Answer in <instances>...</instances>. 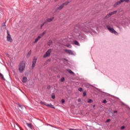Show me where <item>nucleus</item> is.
<instances>
[{
    "instance_id": "obj_1",
    "label": "nucleus",
    "mask_w": 130,
    "mask_h": 130,
    "mask_svg": "<svg viewBox=\"0 0 130 130\" xmlns=\"http://www.w3.org/2000/svg\"><path fill=\"white\" fill-rule=\"evenodd\" d=\"M92 28H95V26L92 22H85L77 25L75 27V31L78 32L76 35L77 39L80 41L86 40V36L83 34V32L87 34L90 29L93 30Z\"/></svg>"
},
{
    "instance_id": "obj_2",
    "label": "nucleus",
    "mask_w": 130,
    "mask_h": 130,
    "mask_svg": "<svg viewBox=\"0 0 130 130\" xmlns=\"http://www.w3.org/2000/svg\"><path fill=\"white\" fill-rule=\"evenodd\" d=\"M26 67V64L24 62H21L19 65L18 70L20 73H23L24 71H25V68Z\"/></svg>"
},
{
    "instance_id": "obj_3",
    "label": "nucleus",
    "mask_w": 130,
    "mask_h": 130,
    "mask_svg": "<svg viewBox=\"0 0 130 130\" xmlns=\"http://www.w3.org/2000/svg\"><path fill=\"white\" fill-rule=\"evenodd\" d=\"M106 27L108 30H109V32H110V33H112V34H114L115 35H118V33L115 31L114 28L110 27V26H109V25H106Z\"/></svg>"
},
{
    "instance_id": "obj_4",
    "label": "nucleus",
    "mask_w": 130,
    "mask_h": 130,
    "mask_svg": "<svg viewBox=\"0 0 130 130\" xmlns=\"http://www.w3.org/2000/svg\"><path fill=\"white\" fill-rule=\"evenodd\" d=\"M46 33V30H45L42 34H40L33 42V43H37L38 41L40 40V38L42 37Z\"/></svg>"
},
{
    "instance_id": "obj_5",
    "label": "nucleus",
    "mask_w": 130,
    "mask_h": 130,
    "mask_svg": "<svg viewBox=\"0 0 130 130\" xmlns=\"http://www.w3.org/2000/svg\"><path fill=\"white\" fill-rule=\"evenodd\" d=\"M54 19V17H52L51 18H47L46 19V21H45V22L43 23V24H42L41 25V28L42 29V27H43V26H44V24L46 23H47V22H51V21H53V20Z\"/></svg>"
},
{
    "instance_id": "obj_6",
    "label": "nucleus",
    "mask_w": 130,
    "mask_h": 130,
    "mask_svg": "<svg viewBox=\"0 0 130 130\" xmlns=\"http://www.w3.org/2000/svg\"><path fill=\"white\" fill-rule=\"evenodd\" d=\"M51 49H49L46 53L44 54L43 57L44 58H46V57H48L49 56H50V54L51 53Z\"/></svg>"
},
{
    "instance_id": "obj_7",
    "label": "nucleus",
    "mask_w": 130,
    "mask_h": 130,
    "mask_svg": "<svg viewBox=\"0 0 130 130\" xmlns=\"http://www.w3.org/2000/svg\"><path fill=\"white\" fill-rule=\"evenodd\" d=\"M7 41L9 42H13V39H12V37H11V35L10 34V32L9 30L7 31Z\"/></svg>"
},
{
    "instance_id": "obj_8",
    "label": "nucleus",
    "mask_w": 130,
    "mask_h": 130,
    "mask_svg": "<svg viewBox=\"0 0 130 130\" xmlns=\"http://www.w3.org/2000/svg\"><path fill=\"white\" fill-rule=\"evenodd\" d=\"M123 2H125V3H129L130 0H120V1L116 3L114 6V7H117V6L119 5V4H121V3H123Z\"/></svg>"
},
{
    "instance_id": "obj_9",
    "label": "nucleus",
    "mask_w": 130,
    "mask_h": 130,
    "mask_svg": "<svg viewBox=\"0 0 130 130\" xmlns=\"http://www.w3.org/2000/svg\"><path fill=\"white\" fill-rule=\"evenodd\" d=\"M64 51H66V53L68 54H69V55H75L76 54V53L75 52L71 50H67L65 49Z\"/></svg>"
},
{
    "instance_id": "obj_10",
    "label": "nucleus",
    "mask_w": 130,
    "mask_h": 130,
    "mask_svg": "<svg viewBox=\"0 0 130 130\" xmlns=\"http://www.w3.org/2000/svg\"><path fill=\"white\" fill-rule=\"evenodd\" d=\"M36 62H37V59L36 58H34L32 60L31 68L32 69H34L35 68V66H36Z\"/></svg>"
},
{
    "instance_id": "obj_11",
    "label": "nucleus",
    "mask_w": 130,
    "mask_h": 130,
    "mask_svg": "<svg viewBox=\"0 0 130 130\" xmlns=\"http://www.w3.org/2000/svg\"><path fill=\"white\" fill-rule=\"evenodd\" d=\"M117 12V11L110 12L109 14L107 15V16H106V18L108 19V18H110L111 16H112V15H114V14H116Z\"/></svg>"
},
{
    "instance_id": "obj_12",
    "label": "nucleus",
    "mask_w": 130,
    "mask_h": 130,
    "mask_svg": "<svg viewBox=\"0 0 130 130\" xmlns=\"http://www.w3.org/2000/svg\"><path fill=\"white\" fill-rule=\"evenodd\" d=\"M63 7H64L63 6V4H61V5H57V10H61L62 9H63Z\"/></svg>"
},
{
    "instance_id": "obj_13",
    "label": "nucleus",
    "mask_w": 130,
    "mask_h": 130,
    "mask_svg": "<svg viewBox=\"0 0 130 130\" xmlns=\"http://www.w3.org/2000/svg\"><path fill=\"white\" fill-rule=\"evenodd\" d=\"M73 44H75V45H77V46H80V43L76 40L73 41Z\"/></svg>"
},
{
    "instance_id": "obj_14",
    "label": "nucleus",
    "mask_w": 130,
    "mask_h": 130,
    "mask_svg": "<svg viewBox=\"0 0 130 130\" xmlns=\"http://www.w3.org/2000/svg\"><path fill=\"white\" fill-rule=\"evenodd\" d=\"M47 107H50V108H53L54 109V108H55L54 107H53V106L51 104H48V105H46Z\"/></svg>"
},
{
    "instance_id": "obj_15",
    "label": "nucleus",
    "mask_w": 130,
    "mask_h": 130,
    "mask_svg": "<svg viewBox=\"0 0 130 130\" xmlns=\"http://www.w3.org/2000/svg\"><path fill=\"white\" fill-rule=\"evenodd\" d=\"M28 80L27 79V77H23L22 79V82H27Z\"/></svg>"
},
{
    "instance_id": "obj_16",
    "label": "nucleus",
    "mask_w": 130,
    "mask_h": 130,
    "mask_svg": "<svg viewBox=\"0 0 130 130\" xmlns=\"http://www.w3.org/2000/svg\"><path fill=\"white\" fill-rule=\"evenodd\" d=\"M31 51L30 50L28 53L27 55H26V57H30V55H31Z\"/></svg>"
},
{
    "instance_id": "obj_17",
    "label": "nucleus",
    "mask_w": 130,
    "mask_h": 130,
    "mask_svg": "<svg viewBox=\"0 0 130 130\" xmlns=\"http://www.w3.org/2000/svg\"><path fill=\"white\" fill-rule=\"evenodd\" d=\"M67 71L70 74H72L73 75H75V73H74L72 70H68Z\"/></svg>"
},
{
    "instance_id": "obj_18",
    "label": "nucleus",
    "mask_w": 130,
    "mask_h": 130,
    "mask_svg": "<svg viewBox=\"0 0 130 130\" xmlns=\"http://www.w3.org/2000/svg\"><path fill=\"white\" fill-rule=\"evenodd\" d=\"M0 77L3 79L4 81H6V79H5V77H4V75L0 73Z\"/></svg>"
},
{
    "instance_id": "obj_19",
    "label": "nucleus",
    "mask_w": 130,
    "mask_h": 130,
    "mask_svg": "<svg viewBox=\"0 0 130 130\" xmlns=\"http://www.w3.org/2000/svg\"><path fill=\"white\" fill-rule=\"evenodd\" d=\"M69 4H70V2H65V3H63L62 4L64 6H67V5H69Z\"/></svg>"
},
{
    "instance_id": "obj_20",
    "label": "nucleus",
    "mask_w": 130,
    "mask_h": 130,
    "mask_svg": "<svg viewBox=\"0 0 130 130\" xmlns=\"http://www.w3.org/2000/svg\"><path fill=\"white\" fill-rule=\"evenodd\" d=\"M51 98H52V99H55V94L54 93H52Z\"/></svg>"
},
{
    "instance_id": "obj_21",
    "label": "nucleus",
    "mask_w": 130,
    "mask_h": 130,
    "mask_svg": "<svg viewBox=\"0 0 130 130\" xmlns=\"http://www.w3.org/2000/svg\"><path fill=\"white\" fill-rule=\"evenodd\" d=\"M88 103H93V100L92 99H89L87 101Z\"/></svg>"
},
{
    "instance_id": "obj_22",
    "label": "nucleus",
    "mask_w": 130,
    "mask_h": 130,
    "mask_svg": "<svg viewBox=\"0 0 130 130\" xmlns=\"http://www.w3.org/2000/svg\"><path fill=\"white\" fill-rule=\"evenodd\" d=\"M26 124L27 126H28V127H30V128H31L32 125H31V124L27 123Z\"/></svg>"
},
{
    "instance_id": "obj_23",
    "label": "nucleus",
    "mask_w": 130,
    "mask_h": 130,
    "mask_svg": "<svg viewBox=\"0 0 130 130\" xmlns=\"http://www.w3.org/2000/svg\"><path fill=\"white\" fill-rule=\"evenodd\" d=\"M51 44H52V42L51 41H50L48 43V45L49 46H50V45H51Z\"/></svg>"
},
{
    "instance_id": "obj_24",
    "label": "nucleus",
    "mask_w": 130,
    "mask_h": 130,
    "mask_svg": "<svg viewBox=\"0 0 130 130\" xmlns=\"http://www.w3.org/2000/svg\"><path fill=\"white\" fill-rule=\"evenodd\" d=\"M78 91H79V92H83V88L82 87L79 88Z\"/></svg>"
},
{
    "instance_id": "obj_25",
    "label": "nucleus",
    "mask_w": 130,
    "mask_h": 130,
    "mask_svg": "<svg viewBox=\"0 0 130 130\" xmlns=\"http://www.w3.org/2000/svg\"><path fill=\"white\" fill-rule=\"evenodd\" d=\"M67 47H69V48H71L72 45L71 44H68L66 45Z\"/></svg>"
},
{
    "instance_id": "obj_26",
    "label": "nucleus",
    "mask_w": 130,
    "mask_h": 130,
    "mask_svg": "<svg viewBox=\"0 0 130 130\" xmlns=\"http://www.w3.org/2000/svg\"><path fill=\"white\" fill-rule=\"evenodd\" d=\"M60 82H64V78L62 77L61 78Z\"/></svg>"
},
{
    "instance_id": "obj_27",
    "label": "nucleus",
    "mask_w": 130,
    "mask_h": 130,
    "mask_svg": "<svg viewBox=\"0 0 130 130\" xmlns=\"http://www.w3.org/2000/svg\"><path fill=\"white\" fill-rule=\"evenodd\" d=\"M83 97H85L87 95L86 91L83 92Z\"/></svg>"
},
{
    "instance_id": "obj_28",
    "label": "nucleus",
    "mask_w": 130,
    "mask_h": 130,
    "mask_svg": "<svg viewBox=\"0 0 130 130\" xmlns=\"http://www.w3.org/2000/svg\"><path fill=\"white\" fill-rule=\"evenodd\" d=\"M40 103H41V104H42L43 105H45V103H44L42 101H40Z\"/></svg>"
},
{
    "instance_id": "obj_29",
    "label": "nucleus",
    "mask_w": 130,
    "mask_h": 130,
    "mask_svg": "<svg viewBox=\"0 0 130 130\" xmlns=\"http://www.w3.org/2000/svg\"><path fill=\"white\" fill-rule=\"evenodd\" d=\"M103 103H105V104H106L107 103V101H106V100H104L103 102Z\"/></svg>"
},
{
    "instance_id": "obj_30",
    "label": "nucleus",
    "mask_w": 130,
    "mask_h": 130,
    "mask_svg": "<svg viewBox=\"0 0 130 130\" xmlns=\"http://www.w3.org/2000/svg\"><path fill=\"white\" fill-rule=\"evenodd\" d=\"M124 128H125V127L124 126H122L121 127V129H124Z\"/></svg>"
},
{
    "instance_id": "obj_31",
    "label": "nucleus",
    "mask_w": 130,
    "mask_h": 130,
    "mask_svg": "<svg viewBox=\"0 0 130 130\" xmlns=\"http://www.w3.org/2000/svg\"><path fill=\"white\" fill-rule=\"evenodd\" d=\"M110 119H108L107 120V121H106V122H110Z\"/></svg>"
},
{
    "instance_id": "obj_32",
    "label": "nucleus",
    "mask_w": 130,
    "mask_h": 130,
    "mask_svg": "<svg viewBox=\"0 0 130 130\" xmlns=\"http://www.w3.org/2000/svg\"><path fill=\"white\" fill-rule=\"evenodd\" d=\"M6 55L7 56H8V57H10V55H9V53H6Z\"/></svg>"
},
{
    "instance_id": "obj_33",
    "label": "nucleus",
    "mask_w": 130,
    "mask_h": 130,
    "mask_svg": "<svg viewBox=\"0 0 130 130\" xmlns=\"http://www.w3.org/2000/svg\"><path fill=\"white\" fill-rule=\"evenodd\" d=\"M61 103H64V100H61Z\"/></svg>"
},
{
    "instance_id": "obj_34",
    "label": "nucleus",
    "mask_w": 130,
    "mask_h": 130,
    "mask_svg": "<svg viewBox=\"0 0 130 130\" xmlns=\"http://www.w3.org/2000/svg\"><path fill=\"white\" fill-rule=\"evenodd\" d=\"M114 113H117V110H115L113 111Z\"/></svg>"
},
{
    "instance_id": "obj_35",
    "label": "nucleus",
    "mask_w": 130,
    "mask_h": 130,
    "mask_svg": "<svg viewBox=\"0 0 130 130\" xmlns=\"http://www.w3.org/2000/svg\"><path fill=\"white\" fill-rule=\"evenodd\" d=\"M78 102H81V99H79L78 100Z\"/></svg>"
},
{
    "instance_id": "obj_36",
    "label": "nucleus",
    "mask_w": 130,
    "mask_h": 130,
    "mask_svg": "<svg viewBox=\"0 0 130 130\" xmlns=\"http://www.w3.org/2000/svg\"><path fill=\"white\" fill-rule=\"evenodd\" d=\"M3 27H4V28H5L6 29H7V26H6V25H3Z\"/></svg>"
},
{
    "instance_id": "obj_37",
    "label": "nucleus",
    "mask_w": 130,
    "mask_h": 130,
    "mask_svg": "<svg viewBox=\"0 0 130 130\" xmlns=\"http://www.w3.org/2000/svg\"><path fill=\"white\" fill-rule=\"evenodd\" d=\"M48 89H50V85L48 86Z\"/></svg>"
},
{
    "instance_id": "obj_38",
    "label": "nucleus",
    "mask_w": 130,
    "mask_h": 130,
    "mask_svg": "<svg viewBox=\"0 0 130 130\" xmlns=\"http://www.w3.org/2000/svg\"><path fill=\"white\" fill-rule=\"evenodd\" d=\"M18 105H19V107H22V106L20 105V104H19Z\"/></svg>"
},
{
    "instance_id": "obj_39",
    "label": "nucleus",
    "mask_w": 130,
    "mask_h": 130,
    "mask_svg": "<svg viewBox=\"0 0 130 130\" xmlns=\"http://www.w3.org/2000/svg\"><path fill=\"white\" fill-rule=\"evenodd\" d=\"M57 77H58V78H59V76H58Z\"/></svg>"
},
{
    "instance_id": "obj_40",
    "label": "nucleus",
    "mask_w": 130,
    "mask_h": 130,
    "mask_svg": "<svg viewBox=\"0 0 130 130\" xmlns=\"http://www.w3.org/2000/svg\"><path fill=\"white\" fill-rule=\"evenodd\" d=\"M95 105H94V106H93V107H95Z\"/></svg>"
}]
</instances>
